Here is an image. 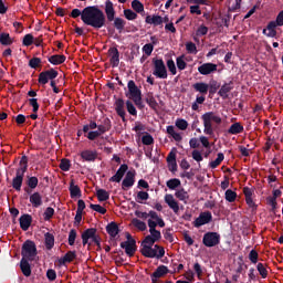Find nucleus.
<instances>
[{"instance_id": "nucleus-17", "label": "nucleus", "mask_w": 283, "mask_h": 283, "mask_svg": "<svg viewBox=\"0 0 283 283\" xmlns=\"http://www.w3.org/2000/svg\"><path fill=\"white\" fill-rule=\"evenodd\" d=\"M149 233L150 234L146 235L143 240V242H146V244H156V242L163 238L160 230H149Z\"/></svg>"}, {"instance_id": "nucleus-64", "label": "nucleus", "mask_w": 283, "mask_h": 283, "mask_svg": "<svg viewBox=\"0 0 283 283\" xmlns=\"http://www.w3.org/2000/svg\"><path fill=\"white\" fill-rule=\"evenodd\" d=\"M272 22H274L279 28H282V25H283V10L277 13L275 21H272Z\"/></svg>"}, {"instance_id": "nucleus-14", "label": "nucleus", "mask_w": 283, "mask_h": 283, "mask_svg": "<svg viewBox=\"0 0 283 283\" xmlns=\"http://www.w3.org/2000/svg\"><path fill=\"white\" fill-rule=\"evenodd\" d=\"M135 178H136V170L127 171V174L122 182V189L125 191L126 189L134 187V184L136 182Z\"/></svg>"}, {"instance_id": "nucleus-45", "label": "nucleus", "mask_w": 283, "mask_h": 283, "mask_svg": "<svg viewBox=\"0 0 283 283\" xmlns=\"http://www.w3.org/2000/svg\"><path fill=\"white\" fill-rule=\"evenodd\" d=\"M222 160H224V154L219 153L216 160L210 161L209 164L210 169H217V167H220V165H222Z\"/></svg>"}, {"instance_id": "nucleus-2", "label": "nucleus", "mask_w": 283, "mask_h": 283, "mask_svg": "<svg viewBox=\"0 0 283 283\" xmlns=\"http://www.w3.org/2000/svg\"><path fill=\"white\" fill-rule=\"evenodd\" d=\"M203 120V134L207 136H213V123L216 125H222V117L213 112H207L201 116Z\"/></svg>"}, {"instance_id": "nucleus-9", "label": "nucleus", "mask_w": 283, "mask_h": 283, "mask_svg": "<svg viewBox=\"0 0 283 283\" xmlns=\"http://www.w3.org/2000/svg\"><path fill=\"white\" fill-rule=\"evenodd\" d=\"M127 88H128L130 98H133L135 105H140L143 101V92L140 91V88H138L134 80L128 81Z\"/></svg>"}, {"instance_id": "nucleus-40", "label": "nucleus", "mask_w": 283, "mask_h": 283, "mask_svg": "<svg viewBox=\"0 0 283 283\" xmlns=\"http://www.w3.org/2000/svg\"><path fill=\"white\" fill-rule=\"evenodd\" d=\"M66 60L65 55H52L48 59L49 63L52 65H63V62Z\"/></svg>"}, {"instance_id": "nucleus-60", "label": "nucleus", "mask_w": 283, "mask_h": 283, "mask_svg": "<svg viewBox=\"0 0 283 283\" xmlns=\"http://www.w3.org/2000/svg\"><path fill=\"white\" fill-rule=\"evenodd\" d=\"M178 70L182 71L187 69V62H185V55L177 57L176 60Z\"/></svg>"}, {"instance_id": "nucleus-5", "label": "nucleus", "mask_w": 283, "mask_h": 283, "mask_svg": "<svg viewBox=\"0 0 283 283\" xmlns=\"http://www.w3.org/2000/svg\"><path fill=\"white\" fill-rule=\"evenodd\" d=\"M90 240L96 244L98 249H101V237L96 234L95 228H88L82 233V244L83 247L87 245L92 247V243H90Z\"/></svg>"}, {"instance_id": "nucleus-4", "label": "nucleus", "mask_w": 283, "mask_h": 283, "mask_svg": "<svg viewBox=\"0 0 283 283\" xmlns=\"http://www.w3.org/2000/svg\"><path fill=\"white\" fill-rule=\"evenodd\" d=\"M25 171H28V156L23 155L19 161V168L15 170V177L12 180V187L15 191H21Z\"/></svg>"}, {"instance_id": "nucleus-7", "label": "nucleus", "mask_w": 283, "mask_h": 283, "mask_svg": "<svg viewBox=\"0 0 283 283\" xmlns=\"http://www.w3.org/2000/svg\"><path fill=\"white\" fill-rule=\"evenodd\" d=\"M126 240L127 241L120 243V249L125 250V253L126 255H128V258H134V254L138 249V247L136 245V239L132 238V234L127 232Z\"/></svg>"}, {"instance_id": "nucleus-47", "label": "nucleus", "mask_w": 283, "mask_h": 283, "mask_svg": "<svg viewBox=\"0 0 283 283\" xmlns=\"http://www.w3.org/2000/svg\"><path fill=\"white\" fill-rule=\"evenodd\" d=\"M146 103L149 105L150 109H158V102L156 101V97H154L153 94H148L146 97Z\"/></svg>"}, {"instance_id": "nucleus-53", "label": "nucleus", "mask_w": 283, "mask_h": 283, "mask_svg": "<svg viewBox=\"0 0 283 283\" xmlns=\"http://www.w3.org/2000/svg\"><path fill=\"white\" fill-rule=\"evenodd\" d=\"M45 222H50L54 218V208L48 207L43 213Z\"/></svg>"}, {"instance_id": "nucleus-56", "label": "nucleus", "mask_w": 283, "mask_h": 283, "mask_svg": "<svg viewBox=\"0 0 283 283\" xmlns=\"http://www.w3.org/2000/svg\"><path fill=\"white\" fill-rule=\"evenodd\" d=\"M32 43H34V35L32 34H25L22 41V45H24L25 48H30V45H32Z\"/></svg>"}, {"instance_id": "nucleus-11", "label": "nucleus", "mask_w": 283, "mask_h": 283, "mask_svg": "<svg viewBox=\"0 0 283 283\" xmlns=\"http://www.w3.org/2000/svg\"><path fill=\"white\" fill-rule=\"evenodd\" d=\"M202 244L209 249L218 247L220 244V233L218 232H207L203 234Z\"/></svg>"}, {"instance_id": "nucleus-8", "label": "nucleus", "mask_w": 283, "mask_h": 283, "mask_svg": "<svg viewBox=\"0 0 283 283\" xmlns=\"http://www.w3.org/2000/svg\"><path fill=\"white\" fill-rule=\"evenodd\" d=\"M154 71L153 74L157 78H167V66L165 65V61L163 59L154 57L153 59Z\"/></svg>"}, {"instance_id": "nucleus-38", "label": "nucleus", "mask_w": 283, "mask_h": 283, "mask_svg": "<svg viewBox=\"0 0 283 283\" xmlns=\"http://www.w3.org/2000/svg\"><path fill=\"white\" fill-rule=\"evenodd\" d=\"M145 22L148 23L149 25H163V17L147 15Z\"/></svg>"}, {"instance_id": "nucleus-32", "label": "nucleus", "mask_w": 283, "mask_h": 283, "mask_svg": "<svg viewBox=\"0 0 283 283\" xmlns=\"http://www.w3.org/2000/svg\"><path fill=\"white\" fill-rule=\"evenodd\" d=\"M242 132H244V126L240 122L233 123L228 129V134H232L233 136L242 134Z\"/></svg>"}, {"instance_id": "nucleus-46", "label": "nucleus", "mask_w": 283, "mask_h": 283, "mask_svg": "<svg viewBox=\"0 0 283 283\" xmlns=\"http://www.w3.org/2000/svg\"><path fill=\"white\" fill-rule=\"evenodd\" d=\"M132 224H133V227L138 229V231H147V223H145L144 221H142L139 219H136V218L133 219Z\"/></svg>"}, {"instance_id": "nucleus-13", "label": "nucleus", "mask_w": 283, "mask_h": 283, "mask_svg": "<svg viewBox=\"0 0 283 283\" xmlns=\"http://www.w3.org/2000/svg\"><path fill=\"white\" fill-rule=\"evenodd\" d=\"M198 72L202 76H209V74H214L218 72V64H213L211 62H207L198 66Z\"/></svg>"}, {"instance_id": "nucleus-34", "label": "nucleus", "mask_w": 283, "mask_h": 283, "mask_svg": "<svg viewBox=\"0 0 283 283\" xmlns=\"http://www.w3.org/2000/svg\"><path fill=\"white\" fill-rule=\"evenodd\" d=\"M167 273H169V268H167L166 265H159L151 275L153 277H157L160 280V277H165Z\"/></svg>"}, {"instance_id": "nucleus-54", "label": "nucleus", "mask_w": 283, "mask_h": 283, "mask_svg": "<svg viewBox=\"0 0 283 283\" xmlns=\"http://www.w3.org/2000/svg\"><path fill=\"white\" fill-rule=\"evenodd\" d=\"M60 169L62 171H70V168L72 167V163L67 158H63L60 163Z\"/></svg>"}, {"instance_id": "nucleus-6", "label": "nucleus", "mask_w": 283, "mask_h": 283, "mask_svg": "<svg viewBox=\"0 0 283 283\" xmlns=\"http://www.w3.org/2000/svg\"><path fill=\"white\" fill-rule=\"evenodd\" d=\"M21 255L24 260L32 262L34 258H36V243H34V241L27 240L22 244Z\"/></svg>"}, {"instance_id": "nucleus-35", "label": "nucleus", "mask_w": 283, "mask_h": 283, "mask_svg": "<svg viewBox=\"0 0 283 283\" xmlns=\"http://www.w3.org/2000/svg\"><path fill=\"white\" fill-rule=\"evenodd\" d=\"M166 132L167 134H169V136H171V138H174V140H176V143H180L182 140V135H180V133H177L176 127H174L172 125L167 126Z\"/></svg>"}, {"instance_id": "nucleus-59", "label": "nucleus", "mask_w": 283, "mask_h": 283, "mask_svg": "<svg viewBox=\"0 0 283 283\" xmlns=\"http://www.w3.org/2000/svg\"><path fill=\"white\" fill-rule=\"evenodd\" d=\"M29 66H30L32 70H36V67H41V57H32V59L29 61Z\"/></svg>"}, {"instance_id": "nucleus-37", "label": "nucleus", "mask_w": 283, "mask_h": 283, "mask_svg": "<svg viewBox=\"0 0 283 283\" xmlns=\"http://www.w3.org/2000/svg\"><path fill=\"white\" fill-rule=\"evenodd\" d=\"M96 196L98 202H107V200H109V192L105 189L96 188Z\"/></svg>"}, {"instance_id": "nucleus-22", "label": "nucleus", "mask_w": 283, "mask_h": 283, "mask_svg": "<svg viewBox=\"0 0 283 283\" xmlns=\"http://www.w3.org/2000/svg\"><path fill=\"white\" fill-rule=\"evenodd\" d=\"M165 202L168 205L169 209L174 211V213H178V211H180V205H178V201L174 199V195H166Z\"/></svg>"}, {"instance_id": "nucleus-24", "label": "nucleus", "mask_w": 283, "mask_h": 283, "mask_svg": "<svg viewBox=\"0 0 283 283\" xmlns=\"http://www.w3.org/2000/svg\"><path fill=\"white\" fill-rule=\"evenodd\" d=\"M232 90H233V81H230V82H228V83H224V84L220 87V90H219V92H218V95H219L221 98H223V99L229 98V92H231Z\"/></svg>"}, {"instance_id": "nucleus-48", "label": "nucleus", "mask_w": 283, "mask_h": 283, "mask_svg": "<svg viewBox=\"0 0 283 283\" xmlns=\"http://www.w3.org/2000/svg\"><path fill=\"white\" fill-rule=\"evenodd\" d=\"M256 270L263 280H266V277H269V270H266V265H264V263H258Z\"/></svg>"}, {"instance_id": "nucleus-62", "label": "nucleus", "mask_w": 283, "mask_h": 283, "mask_svg": "<svg viewBox=\"0 0 283 283\" xmlns=\"http://www.w3.org/2000/svg\"><path fill=\"white\" fill-rule=\"evenodd\" d=\"M76 230L75 229H72L70 230V233H69V244L70 247H74V243L76 242Z\"/></svg>"}, {"instance_id": "nucleus-58", "label": "nucleus", "mask_w": 283, "mask_h": 283, "mask_svg": "<svg viewBox=\"0 0 283 283\" xmlns=\"http://www.w3.org/2000/svg\"><path fill=\"white\" fill-rule=\"evenodd\" d=\"M142 143L143 145H147V146L154 145V137L151 136V134L146 133V135L142 137Z\"/></svg>"}, {"instance_id": "nucleus-61", "label": "nucleus", "mask_w": 283, "mask_h": 283, "mask_svg": "<svg viewBox=\"0 0 283 283\" xmlns=\"http://www.w3.org/2000/svg\"><path fill=\"white\" fill-rule=\"evenodd\" d=\"M27 185L31 189H34L35 187H39V178H36V177H28Z\"/></svg>"}, {"instance_id": "nucleus-18", "label": "nucleus", "mask_w": 283, "mask_h": 283, "mask_svg": "<svg viewBox=\"0 0 283 283\" xmlns=\"http://www.w3.org/2000/svg\"><path fill=\"white\" fill-rule=\"evenodd\" d=\"M104 10H105L107 21L109 23H112V21H114V18L116 17V10L114 9V2H112V0H106Z\"/></svg>"}, {"instance_id": "nucleus-51", "label": "nucleus", "mask_w": 283, "mask_h": 283, "mask_svg": "<svg viewBox=\"0 0 283 283\" xmlns=\"http://www.w3.org/2000/svg\"><path fill=\"white\" fill-rule=\"evenodd\" d=\"M237 198H238V192L231 189L226 190V200L228 202H235Z\"/></svg>"}, {"instance_id": "nucleus-36", "label": "nucleus", "mask_w": 283, "mask_h": 283, "mask_svg": "<svg viewBox=\"0 0 283 283\" xmlns=\"http://www.w3.org/2000/svg\"><path fill=\"white\" fill-rule=\"evenodd\" d=\"M112 129V120L109 118H104L102 125L97 126V130L102 134H105Z\"/></svg>"}, {"instance_id": "nucleus-33", "label": "nucleus", "mask_w": 283, "mask_h": 283, "mask_svg": "<svg viewBox=\"0 0 283 283\" xmlns=\"http://www.w3.org/2000/svg\"><path fill=\"white\" fill-rule=\"evenodd\" d=\"M44 244L48 251H52L54 249V234L46 232L44 234Z\"/></svg>"}, {"instance_id": "nucleus-21", "label": "nucleus", "mask_w": 283, "mask_h": 283, "mask_svg": "<svg viewBox=\"0 0 283 283\" xmlns=\"http://www.w3.org/2000/svg\"><path fill=\"white\" fill-rule=\"evenodd\" d=\"M243 195L245 196L248 207H250V209H258V205H255V201H253V189L244 187Z\"/></svg>"}, {"instance_id": "nucleus-44", "label": "nucleus", "mask_w": 283, "mask_h": 283, "mask_svg": "<svg viewBox=\"0 0 283 283\" xmlns=\"http://www.w3.org/2000/svg\"><path fill=\"white\" fill-rule=\"evenodd\" d=\"M132 8L137 14H142V12H145V4L140 2L139 0H133L132 1Z\"/></svg>"}, {"instance_id": "nucleus-26", "label": "nucleus", "mask_w": 283, "mask_h": 283, "mask_svg": "<svg viewBox=\"0 0 283 283\" xmlns=\"http://www.w3.org/2000/svg\"><path fill=\"white\" fill-rule=\"evenodd\" d=\"M74 260H76V251H69L59 260V264L65 266V264H70L71 262H74Z\"/></svg>"}, {"instance_id": "nucleus-31", "label": "nucleus", "mask_w": 283, "mask_h": 283, "mask_svg": "<svg viewBox=\"0 0 283 283\" xmlns=\"http://www.w3.org/2000/svg\"><path fill=\"white\" fill-rule=\"evenodd\" d=\"M69 191L71 198H81L82 196L81 187L74 185V179L70 181Z\"/></svg>"}, {"instance_id": "nucleus-1", "label": "nucleus", "mask_w": 283, "mask_h": 283, "mask_svg": "<svg viewBox=\"0 0 283 283\" xmlns=\"http://www.w3.org/2000/svg\"><path fill=\"white\" fill-rule=\"evenodd\" d=\"M70 17L72 19H78V17H81V21L84 25H90L94 30H101V28H105V23H107L105 12H103L98 6H88L82 11L80 9H73Z\"/></svg>"}, {"instance_id": "nucleus-41", "label": "nucleus", "mask_w": 283, "mask_h": 283, "mask_svg": "<svg viewBox=\"0 0 283 283\" xmlns=\"http://www.w3.org/2000/svg\"><path fill=\"white\" fill-rule=\"evenodd\" d=\"M114 28L120 33L123 30H125V25H127V22L123 20V18H114Z\"/></svg>"}, {"instance_id": "nucleus-39", "label": "nucleus", "mask_w": 283, "mask_h": 283, "mask_svg": "<svg viewBox=\"0 0 283 283\" xmlns=\"http://www.w3.org/2000/svg\"><path fill=\"white\" fill-rule=\"evenodd\" d=\"M12 43H14V39L10 36V33H7V32L0 33L1 45L8 46V45H12Z\"/></svg>"}, {"instance_id": "nucleus-49", "label": "nucleus", "mask_w": 283, "mask_h": 283, "mask_svg": "<svg viewBox=\"0 0 283 283\" xmlns=\"http://www.w3.org/2000/svg\"><path fill=\"white\" fill-rule=\"evenodd\" d=\"M124 17L127 21H136V19H138V13L134 12L132 9H125Z\"/></svg>"}, {"instance_id": "nucleus-3", "label": "nucleus", "mask_w": 283, "mask_h": 283, "mask_svg": "<svg viewBox=\"0 0 283 283\" xmlns=\"http://www.w3.org/2000/svg\"><path fill=\"white\" fill-rule=\"evenodd\" d=\"M140 253L144 255V258H157V260H160L161 258H165V248L158 244L154 245L142 241Z\"/></svg>"}, {"instance_id": "nucleus-52", "label": "nucleus", "mask_w": 283, "mask_h": 283, "mask_svg": "<svg viewBox=\"0 0 283 283\" xmlns=\"http://www.w3.org/2000/svg\"><path fill=\"white\" fill-rule=\"evenodd\" d=\"M175 125L178 129H181V132H185L187 127H189V123L187 122V119L184 118H178Z\"/></svg>"}, {"instance_id": "nucleus-19", "label": "nucleus", "mask_w": 283, "mask_h": 283, "mask_svg": "<svg viewBox=\"0 0 283 283\" xmlns=\"http://www.w3.org/2000/svg\"><path fill=\"white\" fill-rule=\"evenodd\" d=\"M127 169H129V166H127V164L120 165L116 174L109 178V182H120L125 174H127Z\"/></svg>"}, {"instance_id": "nucleus-16", "label": "nucleus", "mask_w": 283, "mask_h": 283, "mask_svg": "<svg viewBox=\"0 0 283 283\" xmlns=\"http://www.w3.org/2000/svg\"><path fill=\"white\" fill-rule=\"evenodd\" d=\"M115 112L117 116H120L123 123H127V118H125V116H127V113L125 112V101L123 98L116 99Z\"/></svg>"}, {"instance_id": "nucleus-29", "label": "nucleus", "mask_w": 283, "mask_h": 283, "mask_svg": "<svg viewBox=\"0 0 283 283\" xmlns=\"http://www.w3.org/2000/svg\"><path fill=\"white\" fill-rule=\"evenodd\" d=\"M106 233L112 238H116L120 233V229L118 228V223L112 221L106 226Z\"/></svg>"}, {"instance_id": "nucleus-20", "label": "nucleus", "mask_w": 283, "mask_h": 283, "mask_svg": "<svg viewBox=\"0 0 283 283\" xmlns=\"http://www.w3.org/2000/svg\"><path fill=\"white\" fill-rule=\"evenodd\" d=\"M279 27L274 21H270L266 25V29H263V34L269 39H275L277 36V29Z\"/></svg>"}, {"instance_id": "nucleus-15", "label": "nucleus", "mask_w": 283, "mask_h": 283, "mask_svg": "<svg viewBox=\"0 0 283 283\" xmlns=\"http://www.w3.org/2000/svg\"><path fill=\"white\" fill-rule=\"evenodd\" d=\"M108 54L111 56V65L112 67H118L120 64V52H118V49L116 46H112L108 49Z\"/></svg>"}, {"instance_id": "nucleus-55", "label": "nucleus", "mask_w": 283, "mask_h": 283, "mask_svg": "<svg viewBox=\"0 0 283 283\" xmlns=\"http://www.w3.org/2000/svg\"><path fill=\"white\" fill-rule=\"evenodd\" d=\"M126 108L128 114H130V116H137L138 115V111H136V106H134V103H132V101H126Z\"/></svg>"}, {"instance_id": "nucleus-12", "label": "nucleus", "mask_w": 283, "mask_h": 283, "mask_svg": "<svg viewBox=\"0 0 283 283\" xmlns=\"http://www.w3.org/2000/svg\"><path fill=\"white\" fill-rule=\"evenodd\" d=\"M213 220V216L209 211L201 212L199 217L193 221V227L196 229H200V227H205V224H209Z\"/></svg>"}, {"instance_id": "nucleus-43", "label": "nucleus", "mask_w": 283, "mask_h": 283, "mask_svg": "<svg viewBox=\"0 0 283 283\" xmlns=\"http://www.w3.org/2000/svg\"><path fill=\"white\" fill-rule=\"evenodd\" d=\"M220 90V83L216 80H210L208 84V92L209 94L213 95Z\"/></svg>"}, {"instance_id": "nucleus-23", "label": "nucleus", "mask_w": 283, "mask_h": 283, "mask_svg": "<svg viewBox=\"0 0 283 283\" xmlns=\"http://www.w3.org/2000/svg\"><path fill=\"white\" fill-rule=\"evenodd\" d=\"M29 261L30 260L25 258H22L20 261V269L24 277H30V275H32V266L30 265Z\"/></svg>"}, {"instance_id": "nucleus-63", "label": "nucleus", "mask_w": 283, "mask_h": 283, "mask_svg": "<svg viewBox=\"0 0 283 283\" xmlns=\"http://www.w3.org/2000/svg\"><path fill=\"white\" fill-rule=\"evenodd\" d=\"M142 200H149V192H147V191H138L137 192V197H136V201L140 202Z\"/></svg>"}, {"instance_id": "nucleus-42", "label": "nucleus", "mask_w": 283, "mask_h": 283, "mask_svg": "<svg viewBox=\"0 0 283 283\" xmlns=\"http://www.w3.org/2000/svg\"><path fill=\"white\" fill-rule=\"evenodd\" d=\"M175 196L176 198H178V200H181V202H185L187 205V201L189 200V192H187L185 188L177 190L175 192Z\"/></svg>"}, {"instance_id": "nucleus-57", "label": "nucleus", "mask_w": 283, "mask_h": 283, "mask_svg": "<svg viewBox=\"0 0 283 283\" xmlns=\"http://www.w3.org/2000/svg\"><path fill=\"white\" fill-rule=\"evenodd\" d=\"M186 50H187L188 54H198V48L196 46V43H193V42H187Z\"/></svg>"}, {"instance_id": "nucleus-27", "label": "nucleus", "mask_w": 283, "mask_h": 283, "mask_svg": "<svg viewBox=\"0 0 283 283\" xmlns=\"http://www.w3.org/2000/svg\"><path fill=\"white\" fill-rule=\"evenodd\" d=\"M81 158L86 163H94L98 158V153L96 150H84L81 153Z\"/></svg>"}, {"instance_id": "nucleus-50", "label": "nucleus", "mask_w": 283, "mask_h": 283, "mask_svg": "<svg viewBox=\"0 0 283 283\" xmlns=\"http://www.w3.org/2000/svg\"><path fill=\"white\" fill-rule=\"evenodd\" d=\"M180 185H181V182H180V179H178V178H172L166 182V186L168 187V189H171V190L178 189V187H180Z\"/></svg>"}, {"instance_id": "nucleus-28", "label": "nucleus", "mask_w": 283, "mask_h": 283, "mask_svg": "<svg viewBox=\"0 0 283 283\" xmlns=\"http://www.w3.org/2000/svg\"><path fill=\"white\" fill-rule=\"evenodd\" d=\"M29 200L34 209H39V207L43 205V197L41 196L40 192H33L30 196Z\"/></svg>"}, {"instance_id": "nucleus-25", "label": "nucleus", "mask_w": 283, "mask_h": 283, "mask_svg": "<svg viewBox=\"0 0 283 283\" xmlns=\"http://www.w3.org/2000/svg\"><path fill=\"white\" fill-rule=\"evenodd\" d=\"M19 222L20 229H22V231H28V229H30V227L32 226V216L22 214L19 219Z\"/></svg>"}, {"instance_id": "nucleus-30", "label": "nucleus", "mask_w": 283, "mask_h": 283, "mask_svg": "<svg viewBox=\"0 0 283 283\" xmlns=\"http://www.w3.org/2000/svg\"><path fill=\"white\" fill-rule=\"evenodd\" d=\"M192 88L195 92H199V94H202L203 96L209 93V84L205 82H197L192 85Z\"/></svg>"}, {"instance_id": "nucleus-10", "label": "nucleus", "mask_w": 283, "mask_h": 283, "mask_svg": "<svg viewBox=\"0 0 283 283\" xmlns=\"http://www.w3.org/2000/svg\"><path fill=\"white\" fill-rule=\"evenodd\" d=\"M59 76V71L50 69L39 74L38 83L40 85H48L50 81H54Z\"/></svg>"}]
</instances>
